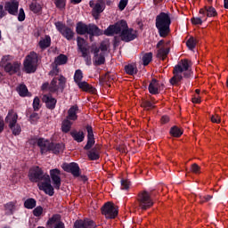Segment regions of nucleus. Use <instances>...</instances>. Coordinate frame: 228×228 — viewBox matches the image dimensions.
Returning a JSON list of instances; mask_svg holds the SVG:
<instances>
[{"label": "nucleus", "instance_id": "44", "mask_svg": "<svg viewBox=\"0 0 228 228\" xmlns=\"http://www.w3.org/2000/svg\"><path fill=\"white\" fill-rule=\"evenodd\" d=\"M151 61H152V53H145L142 56V63L144 66L149 65V63H151Z\"/></svg>", "mask_w": 228, "mask_h": 228}, {"label": "nucleus", "instance_id": "42", "mask_svg": "<svg viewBox=\"0 0 228 228\" xmlns=\"http://www.w3.org/2000/svg\"><path fill=\"white\" fill-rule=\"evenodd\" d=\"M197 39H195L193 37H191L186 42L188 49L193 51V49H195V46L197 45Z\"/></svg>", "mask_w": 228, "mask_h": 228}, {"label": "nucleus", "instance_id": "36", "mask_svg": "<svg viewBox=\"0 0 228 228\" xmlns=\"http://www.w3.org/2000/svg\"><path fill=\"white\" fill-rule=\"evenodd\" d=\"M58 216H53L49 221L48 224L50 225L55 224L54 228H65V224L62 222H57Z\"/></svg>", "mask_w": 228, "mask_h": 228}, {"label": "nucleus", "instance_id": "62", "mask_svg": "<svg viewBox=\"0 0 228 228\" xmlns=\"http://www.w3.org/2000/svg\"><path fill=\"white\" fill-rule=\"evenodd\" d=\"M192 102H193L194 104H200V96L195 95V96L192 98Z\"/></svg>", "mask_w": 228, "mask_h": 228}, {"label": "nucleus", "instance_id": "38", "mask_svg": "<svg viewBox=\"0 0 228 228\" xmlns=\"http://www.w3.org/2000/svg\"><path fill=\"white\" fill-rule=\"evenodd\" d=\"M77 47H78L80 53H83V51H85V52L88 51V48H86V46H85L86 42L85 41L84 38L77 37Z\"/></svg>", "mask_w": 228, "mask_h": 228}, {"label": "nucleus", "instance_id": "15", "mask_svg": "<svg viewBox=\"0 0 228 228\" xmlns=\"http://www.w3.org/2000/svg\"><path fill=\"white\" fill-rule=\"evenodd\" d=\"M120 38L123 42H132V40H134L136 37H138V34L136 30L133 28H129V27L120 34Z\"/></svg>", "mask_w": 228, "mask_h": 228}, {"label": "nucleus", "instance_id": "28", "mask_svg": "<svg viewBox=\"0 0 228 228\" xmlns=\"http://www.w3.org/2000/svg\"><path fill=\"white\" fill-rule=\"evenodd\" d=\"M70 135L75 140V142H77V143H81V142L85 140V133L83 131H71Z\"/></svg>", "mask_w": 228, "mask_h": 228}, {"label": "nucleus", "instance_id": "57", "mask_svg": "<svg viewBox=\"0 0 228 228\" xmlns=\"http://www.w3.org/2000/svg\"><path fill=\"white\" fill-rule=\"evenodd\" d=\"M213 199V196H200V203L204 204V202H208V200H211Z\"/></svg>", "mask_w": 228, "mask_h": 228}, {"label": "nucleus", "instance_id": "20", "mask_svg": "<svg viewBox=\"0 0 228 228\" xmlns=\"http://www.w3.org/2000/svg\"><path fill=\"white\" fill-rule=\"evenodd\" d=\"M62 168L65 172L72 174L74 177H79V166L77 163L72 162L69 164H63Z\"/></svg>", "mask_w": 228, "mask_h": 228}, {"label": "nucleus", "instance_id": "10", "mask_svg": "<svg viewBox=\"0 0 228 228\" xmlns=\"http://www.w3.org/2000/svg\"><path fill=\"white\" fill-rule=\"evenodd\" d=\"M67 83V78L63 76H60L57 77H54L50 86H49V90L50 92H63L65 90V85Z\"/></svg>", "mask_w": 228, "mask_h": 228}, {"label": "nucleus", "instance_id": "14", "mask_svg": "<svg viewBox=\"0 0 228 228\" xmlns=\"http://www.w3.org/2000/svg\"><path fill=\"white\" fill-rule=\"evenodd\" d=\"M89 6L93 8L92 15L93 17H94V19H99V14L102 13L105 8L104 2H102V0H99L96 3H94V1H90Z\"/></svg>", "mask_w": 228, "mask_h": 228}, {"label": "nucleus", "instance_id": "50", "mask_svg": "<svg viewBox=\"0 0 228 228\" xmlns=\"http://www.w3.org/2000/svg\"><path fill=\"white\" fill-rule=\"evenodd\" d=\"M127 3H129V0H120L118 4V8L120 12H123V10H126V7L127 6Z\"/></svg>", "mask_w": 228, "mask_h": 228}, {"label": "nucleus", "instance_id": "11", "mask_svg": "<svg viewBox=\"0 0 228 228\" xmlns=\"http://www.w3.org/2000/svg\"><path fill=\"white\" fill-rule=\"evenodd\" d=\"M102 214L105 218L113 219L118 215V208L111 202H107L102 207Z\"/></svg>", "mask_w": 228, "mask_h": 228}, {"label": "nucleus", "instance_id": "5", "mask_svg": "<svg viewBox=\"0 0 228 228\" xmlns=\"http://www.w3.org/2000/svg\"><path fill=\"white\" fill-rule=\"evenodd\" d=\"M18 118L19 115L16 114L14 110H10L5 118V122L6 124H8L9 128L12 130L14 136H19V134H20L22 131V128H20V125L17 124Z\"/></svg>", "mask_w": 228, "mask_h": 228}, {"label": "nucleus", "instance_id": "16", "mask_svg": "<svg viewBox=\"0 0 228 228\" xmlns=\"http://www.w3.org/2000/svg\"><path fill=\"white\" fill-rule=\"evenodd\" d=\"M53 142L47 139L40 138L37 140V147L40 149L41 154L51 152Z\"/></svg>", "mask_w": 228, "mask_h": 228}, {"label": "nucleus", "instance_id": "2", "mask_svg": "<svg viewBox=\"0 0 228 228\" xmlns=\"http://www.w3.org/2000/svg\"><path fill=\"white\" fill-rule=\"evenodd\" d=\"M191 67V61L188 59H183L180 61L177 65L175 66L173 70V77L170 79V83L173 86H177L181 81H183V77H190L191 76V71L190 68Z\"/></svg>", "mask_w": 228, "mask_h": 228}, {"label": "nucleus", "instance_id": "31", "mask_svg": "<svg viewBox=\"0 0 228 228\" xmlns=\"http://www.w3.org/2000/svg\"><path fill=\"white\" fill-rule=\"evenodd\" d=\"M77 86L83 90L84 92H90L91 94H95V88H94L92 86H90L86 82H78Z\"/></svg>", "mask_w": 228, "mask_h": 228}, {"label": "nucleus", "instance_id": "35", "mask_svg": "<svg viewBox=\"0 0 228 228\" xmlns=\"http://www.w3.org/2000/svg\"><path fill=\"white\" fill-rule=\"evenodd\" d=\"M71 127H72V122H70L69 118H66L65 120L62 121V124H61L62 133H69Z\"/></svg>", "mask_w": 228, "mask_h": 228}, {"label": "nucleus", "instance_id": "34", "mask_svg": "<svg viewBox=\"0 0 228 228\" xmlns=\"http://www.w3.org/2000/svg\"><path fill=\"white\" fill-rule=\"evenodd\" d=\"M69 58L65 54H60L55 58L54 63L56 66L58 65H65L67 63Z\"/></svg>", "mask_w": 228, "mask_h": 228}, {"label": "nucleus", "instance_id": "17", "mask_svg": "<svg viewBox=\"0 0 228 228\" xmlns=\"http://www.w3.org/2000/svg\"><path fill=\"white\" fill-rule=\"evenodd\" d=\"M4 10L5 12H8L10 15H17L19 12V2L17 0L6 2L4 4Z\"/></svg>", "mask_w": 228, "mask_h": 228}, {"label": "nucleus", "instance_id": "59", "mask_svg": "<svg viewBox=\"0 0 228 228\" xmlns=\"http://www.w3.org/2000/svg\"><path fill=\"white\" fill-rule=\"evenodd\" d=\"M60 73V69H58V67H53V70L50 71V76H58Z\"/></svg>", "mask_w": 228, "mask_h": 228}, {"label": "nucleus", "instance_id": "51", "mask_svg": "<svg viewBox=\"0 0 228 228\" xmlns=\"http://www.w3.org/2000/svg\"><path fill=\"white\" fill-rule=\"evenodd\" d=\"M42 213H44V208L42 207H37L33 210L34 216H40L42 215Z\"/></svg>", "mask_w": 228, "mask_h": 228}, {"label": "nucleus", "instance_id": "23", "mask_svg": "<svg viewBox=\"0 0 228 228\" xmlns=\"http://www.w3.org/2000/svg\"><path fill=\"white\" fill-rule=\"evenodd\" d=\"M20 69V63L19 62H13V63H7L4 66L5 72H8V74H16V72H19Z\"/></svg>", "mask_w": 228, "mask_h": 228}, {"label": "nucleus", "instance_id": "39", "mask_svg": "<svg viewBox=\"0 0 228 228\" xmlns=\"http://www.w3.org/2000/svg\"><path fill=\"white\" fill-rule=\"evenodd\" d=\"M81 53L82 57L85 59L86 64L88 66L92 65V57L90 56V50H86V52L85 50H83Z\"/></svg>", "mask_w": 228, "mask_h": 228}, {"label": "nucleus", "instance_id": "54", "mask_svg": "<svg viewBox=\"0 0 228 228\" xmlns=\"http://www.w3.org/2000/svg\"><path fill=\"white\" fill-rule=\"evenodd\" d=\"M202 19H204V16L192 18V19H191V22H192V24H194L195 26H197V25H199V24H202Z\"/></svg>", "mask_w": 228, "mask_h": 228}, {"label": "nucleus", "instance_id": "18", "mask_svg": "<svg viewBox=\"0 0 228 228\" xmlns=\"http://www.w3.org/2000/svg\"><path fill=\"white\" fill-rule=\"evenodd\" d=\"M87 131V142L84 147L85 151H90L95 145V138L94 137V128L91 126H86Z\"/></svg>", "mask_w": 228, "mask_h": 228}, {"label": "nucleus", "instance_id": "4", "mask_svg": "<svg viewBox=\"0 0 228 228\" xmlns=\"http://www.w3.org/2000/svg\"><path fill=\"white\" fill-rule=\"evenodd\" d=\"M108 47L110 44L106 41H102L97 48L95 45L92 46V53L94 54V65H104L106 62V53H108Z\"/></svg>", "mask_w": 228, "mask_h": 228}, {"label": "nucleus", "instance_id": "60", "mask_svg": "<svg viewBox=\"0 0 228 228\" xmlns=\"http://www.w3.org/2000/svg\"><path fill=\"white\" fill-rule=\"evenodd\" d=\"M3 131H4V119L0 117V133H3Z\"/></svg>", "mask_w": 228, "mask_h": 228}, {"label": "nucleus", "instance_id": "56", "mask_svg": "<svg viewBox=\"0 0 228 228\" xmlns=\"http://www.w3.org/2000/svg\"><path fill=\"white\" fill-rule=\"evenodd\" d=\"M55 6L57 8H65V0H55Z\"/></svg>", "mask_w": 228, "mask_h": 228}, {"label": "nucleus", "instance_id": "6", "mask_svg": "<svg viewBox=\"0 0 228 228\" xmlns=\"http://www.w3.org/2000/svg\"><path fill=\"white\" fill-rule=\"evenodd\" d=\"M76 31L77 35H91L90 38L92 40V37L94 36H99L102 35V33L101 32V29L98 28L97 26L95 25H86L83 22H78L77 24Z\"/></svg>", "mask_w": 228, "mask_h": 228}, {"label": "nucleus", "instance_id": "48", "mask_svg": "<svg viewBox=\"0 0 228 228\" xmlns=\"http://www.w3.org/2000/svg\"><path fill=\"white\" fill-rule=\"evenodd\" d=\"M129 186H131L129 180H121V190H129Z\"/></svg>", "mask_w": 228, "mask_h": 228}, {"label": "nucleus", "instance_id": "26", "mask_svg": "<svg viewBox=\"0 0 228 228\" xmlns=\"http://www.w3.org/2000/svg\"><path fill=\"white\" fill-rule=\"evenodd\" d=\"M38 47L41 51H45L47 47H51V37L45 36L44 37H41L38 42Z\"/></svg>", "mask_w": 228, "mask_h": 228}, {"label": "nucleus", "instance_id": "13", "mask_svg": "<svg viewBox=\"0 0 228 228\" xmlns=\"http://www.w3.org/2000/svg\"><path fill=\"white\" fill-rule=\"evenodd\" d=\"M56 29L65 37L67 40H72L74 38V30L72 28L67 27L61 21L55 22Z\"/></svg>", "mask_w": 228, "mask_h": 228}, {"label": "nucleus", "instance_id": "41", "mask_svg": "<svg viewBox=\"0 0 228 228\" xmlns=\"http://www.w3.org/2000/svg\"><path fill=\"white\" fill-rule=\"evenodd\" d=\"M170 134H171V136H174L175 138H179V136H182L183 131L180 130V128L177 126H173L170 129Z\"/></svg>", "mask_w": 228, "mask_h": 228}, {"label": "nucleus", "instance_id": "46", "mask_svg": "<svg viewBox=\"0 0 228 228\" xmlns=\"http://www.w3.org/2000/svg\"><path fill=\"white\" fill-rule=\"evenodd\" d=\"M33 109L35 111H38L40 110V98L36 97L33 101Z\"/></svg>", "mask_w": 228, "mask_h": 228}, {"label": "nucleus", "instance_id": "12", "mask_svg": "<svg viewBox=\"0 0 228 228\" xmlns=\"http://www.w3.org/2000/svg\"><path fill=\"white\" fill-rule=\"evenodd\" d=\"M157 58L159 60H167V56H168V53H170V42L165 43V40H160L157 44Z\"/></svg>", "mask_w": 228, "mask_h": 228}, {"label": "nucleus", "instance_id": "25", "mask_svg": "<svg viewBox=\"0 0 228 228\" xmlns=\"http://www.w3.org/2000/svg\"><path fill=\"white\" fill-rule=\"evenodd\" d=\"M43 102L46 104V108H48V110H54V108H56L57 101L51 95L45 94L43 96Z\"/></svg>", "mask_w": 228, "mask_h": 228}, {"label": "nucleus", "instance_id": "24", "mask_svg": "<svg viewBox=\"0 0 228 228\" xmlns=\"http://www.w3.org/2000/svg\"><path fill=\"white\" fill-rule=\"evenodd\" d=\"M200 15H203V17H205V15H207V17H216L218 14L216 9L213 6H205L204 9L200 10Z\"/></svg>", "mask_w": 228, "mask_h": 228}, {"label": "nucleus", "instance_id": "9", "mask_svg": "<svg viewBox=\"0 0 228 228\" xmlns=\"http://www.w3.org/2000/svg\"><path fill=\"white\" fill-rule=\"evenodd\" d=\"M129 27L127 26V21L120 20L118 21L115 25H110L105 31L104 34L107 37H111V35H122L125 30H126Z\"/></svg>", "mask_w": 228, "mask_h": 228}, {"label": "nucleus", "instance_id": "55", "mask_svg": "<svg viewBox=\"0 0 228 228\" xmlns=\"http://www.w3.org/2000/svg\"><path fill=\"white\" fill-rule=\"evenodd\" d=\"M38 118H40V117L38 116V113L34 112L30 115V121L31 124H35L37 122V120H38Z\"/></svg>", "mask_w": 228, "mask_h": 228}, {"label": "nucleus", "instance_id": "1", "mask_svg": "<svg viewBox=\"0 0 228 228\" xmlns=\"http://www.w3.org/2000/svg\"><path fill=\"white\" fill-rule=\"evenodd\" d=\"M28 179L31 183H38L39 190L45 191L46 195L53 197L54 195V187L51 185V176L44 174V171L39 167H33L28 171Z\"/></svg>", "mask_w": 228, "mask_h": 228}, {"label": "nucleus", "instance_id": "21", "mask_svg": "<svg viewBox=\"0 0 228 228\" xmlns=\"http://www.w3.org/2000/svg\"><path fill=\"white\" fill-rule=\"evenodd\" d=\"M101 144H96L91 151L87 152V157L91 161H95L101 157Z\"/></svg>", "mask_w": 228, "mask_h": 228}, {"label": "nucleus", "instance_id": "45", "mask_svg": "<svg viewBox=\"0 0 228 228\" xmlns=\"http://www.w3.org/2000/svg\"><path fill=\"white\" fill-rule=\"evenodd\" d=\"M83 80V71H81V69H77L74 75V81L75 83H81V81Z\"/></svg>", "mask_w": 228, "mask_h": 228}, {"label": "nucleus", "instance_id": "33", "mask_svg": "<svg viewBox=\"0 0 228 228\" xmlns=\"http://www.w3.org/2000/svg\"><path fill=\"white\" fill-rule=\"evenodd\" d=\"M15 204V201H10L4 205L5 215H13L16 209Z\"/></svg>", "mask_w": 228, "mask_h": 228}, {"label": "nucleus", "instance_id": "47", "mask_svg": "<svg viewBox=\"0 0 228 228\" xmlns=\"http://www.w3.org/2000/svg\"><path fill=\"white\" fill-rule=\"evenodd\" d=\"M142 106L143 108H145V110H152L154 108V103H152L150 101H144L142 103Z\"/></svg>", "mask_w": 228, "mask_h": 228}, {"label": "nucleus", "instance_id": "43", "mask_svg": "<svg viewBox=\"0 0 228 228\" xmlns=\"http://www.w3.org/2000/svg\"><path fill=\"white\" fill-rule=\"evenodd\" d=\"M29 9L34 13H40V12H42V5H40V4L37 3H32L29 6Z\"/></svg>", "mask_w": 228, "mask_h": 228}, {"label": "nucleus", "instance_id": "37", "mask_svg": "<svg viewBox=\"0 0 228 228\" xmlns=\"http://www.w3.org/2000/svg\"><path fill=\"white\" fill-rule=\"evenodd\" d=\"M17 92L19 95H20V97H26V95L29 94L28 92V87L26 86V85H22V84L17 87Z\"/></svg>", "mask_w": 228, "mask_h": 228}, {"label": "nucleus", "instance_id": "3", "mask_svg": "<svg viewBox=\"0 0 228 228\" xmlns=\"http://www.w3.org/2000/svg\"><path fill=\"white\" fill-rule=\"evenodd\" d=\"M155 21V26L159 31V37L162 38L168 37V33H170V24H172L170 13L160 12L156 16Z\"/></svg>", "mask_w": 228, "mask_h": 228}, {"label": "nucleus", "instance_id": "58", "mask_svg": "<svg viewBox=\"0 0 228 228\" xmlns=\"http://www.w3.org/2000/svg\"><path fill=\"white\" fill-rule=\"evenodd\" d=\"M105 81H113L115 79V75L111 73H107L104 77Z\"/></svg>", "mask_w": 228, "mask_h": 228}, {"label": "nucleus", "instance_id": "8", "mask_svg": "<svg viewBox=\"0 0 228 228\" xmlns=\"http://www.w3.org/2000/svg\"><path fill=\"white\" fill-rule=\"evenodd\" d=\"M137 202L139 208L142 211H147V209H151V206H154V201L151 197V193L147 192L146 191L139 192Z\"/></svg>", "mask_w": 228, "mask_h": 228}, {"label": "nucleus", "instance_id": "27", "mask_svg": "<svg viewBox=\"0 0 228 228\" xmlns=\"http://www.w3.org/2000/svg\"><path fill=\"white\" fill-rule=\"evenodd\" d=\"M75 228H95V224L94 221L86 220V221H76Z\"/></svg>", "mask_w": 228, "mask_h": 228}, {"label": "nucleus", "instance_id": "19", "mask_svg": "<svg viewBox=\"0 0 228 228\" xmlns=\"http://www.w3.org/2000/svg\"><path fill=\"white\" fill-rule=\"evenodd\" d=\"M60 170L57 168L50 171L51 179L55 190H60V186H61V178L60 177Z\"/></svg>", "mask_w": 228, "mask_h": 228}, {"label": "nucleus", "instance_id": "52", "mask_svg": "<svg viewBox=\"0 0 228 228\" xmlns=\"http://www.w3.org/2000/svg\"><path fill=\"white\" fill-rule=\"evenodd\" d=\"M191 172H192V174H200V167H199V165L197 164H192L191 167Z\"/></svg>", "mask_w": 228, "mask_h": 228}, {"label": "nucleus", "instance_id": "63", "mask_svg": "<svg viewBox=\"0 0 228 228\" xmlns=\"http://www.w3.org/2000/svg\"><path fill=\"white\" fill-rule=\"evenodd\" d=\"M6 15V12H4V6L0 5V19H3Z\"/></svg>", "mask_w": 228, "mask_h": 228}, {"label": "nucleus", "instance_id": "40", "mask_svg": "<svg viewBox=\"0 0 228 228\" xmlns=\"http://www.w3.org/2000/svg\"><path fill=\"white\" fill-rule=\"evenodd\" d=\"M24 206L27 209H33V208L37 206V200H35L33 198L28 199L24 202Z\"/></svg>", "mask_w": 228, "mask_h": 228}, {"label": "nucleus", "instance_id": "7", "mask_svg": "<svg viewBox=\"0 0 228 228\" xmlns=\"http://www.w3.org/2000/svg\"><path fill=\"white\" fill-rule=\"evenodd\" d=\"M23 65L27 74H33V72H36L37 65H38V55L37 53L30 52L29 54L26 56Z\"/></svg>", "mask_w": 228, "mask_h": 228}, {"label": "nucleus", "instance_id": "64", "mask_svg": "<svg viewBox=\"0 0 228 228\" xmlns=\"http://www.w3.org/2000/svg\"><path fill=\"white\" fill-rule=\"evenodd\" d=\"M10 60V56H4L2 59V65H4V63H6V61H8Z\"/></svg>", "mask_w": 228, "mask_h": 228}, {"label": "nucleus", "instance_id": "32", "mask_svg": "<svg viewBox=\"0 0 228 228\" xmlns=\"http://www.w3.org/2000/svg\"><path fill=\"white\" fill-rule=\"evenodd\" d=\"M125 72L128 76H134L138 73V68H136V64H127L125 66Z\"/></svg>", "mask_w": 228, "mask_h": 228}, {"label": "nucleus", "instance_id": "22", "mask_svg": "<svg viewBox=\"0 0 228 228\" xmlns=\"http://www.w3.org/2000/svg\"><path fill=\"white\" fill-rule=\"evenodd\" d=\"M149 92L152 95H158L159 94V90H161V84L156 78H153L149 85Z\"/></svg>", "mask_w": 228, "mask_h": 228}, {"label": "nucleus", "instance_id": "49", "mask_svg": "<svg viewBox=\"0 0 228 228\" xmlns=\"http://www.w3.org/2000/svg\"><path fill=\"white\" fill-rule=\"evenodd\" d=\"M26 20V13L24 12V9L20 8L18 14V20L22 22Z\"/></svg>", "mask_w": 228, "mask_h": 228}, {"label": "nucleus", "instance_id": "53", "mask_svg": "<svg viewBox=\"0 0 228 228\" xmlns=\"http://www.w3.org/2000/svg\"><path fill=\"white\" fill-rule=\"evenodd\" d=\"M210 118L211 122H213L214 124H220L221 122V118L218 114L212 115Z\"/></svg>", "mask_w": 228, "mask_h": 228}, {"label": "nucleus", "instance_id": "61", "mask_svg": "<svg viewBox=\"0 0 228 228\" xmlns=\"http://www.w3.org/2000/svg\"><path fill=\"white\" fill-rule=\"evenodd\" d=\"M170 118H168V116H163L161 118V124H168Z\"/></svg>", "mask_w": 228, "mask_h": 228}, {"label": "nucleus", "instance_id": "29", "mask_svg": "<svg viewBox=\"0 0 228 228\" xmlns=\"http://www.w3.org/2000/svg\"><path fill=\"white\" fill-rule=\"evenodd\" d=\"M79 110V108L77 105L72 106L69 110H68V117L67 118L69 120H77V111Z\"/></svg>", "mask_w": 228, "mask_h": 228}, {"label": "nucleus", "instance_id": "30", "mask_svg": "<svg viewBox=\"0 0 228 228\" xmlns=\"http://www.w3.org/2000/svg\"><path fill=\"white\" fill-rule=\"evenodd\" d=\"M63 151H65V144L63 143H54L52 142V148L50 152H53V154H60L61 152H63Z\"/></svg>", "mask_w": 228, "mask_h": 228}]
</instances>
